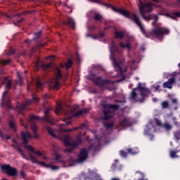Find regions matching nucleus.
I'll use <instances>...</instances> for the list:
<instances>
[{
	"mask_svg": "<svg viewBox=\"0 0 180 180\" xmlns=\"http://www.w3.org/2000/svg\"><path fill=\"white\" fill-rule=\"evenodd\" d=\"M60 65L62 68H64V65H63V63H60Z\"/></svg>",
	"mask_w": 180,
	"mask_h": 180,
	"instance_id": "52",
	"label": "nucleus"
},
{
	"mask_svg": "<svg viewBox=\"0 0 180 180\" xmlns=\"http://www.w3.org/2000/svg\"><path fill=\"white\" fill-rule=\"evenodd\" d=\"M141 15H142V17L145 20H150V19H152V18H154L155 22L158 20V16L154 14L150 15H145L146 13H141Z\"/></svg>",
	"mask_w": 180,
	"mask_h": 180,
	"instance_id": "9",
	"label": "nucleus"
},
{
	"mask_svg": "<svg viewBox=\"0 0 180 180\" xmlns=\"http://www.w3.org/2000/svg\"><path fill=\"white\" fill-rule=\"evenodd\" d=\"M29 103H30V101H28L27 105H29Z\"/></svg>",
	"mask_w": 180,
	"mask_h": 180,
	"instance_id": "61",
	"label": "nucleus"
},
{
	"mask_svg": "<svg viewBox=\"0 0 180 180\" xmlns=\"http://www.w3.org/2000/svg\"><path fill=\"white\" fill-rule=\"evenodd\" d=\"M70 136H66L65 139H64V142H65V144L66 145H68L70 144Z\"/></svg>",
	"mask_w": 180,
	"mask_h": 180,
	"instance_id": "30",
	"label": "nucleus"
},
{
	"mask_svg": "<svg viewBox=\"0 0 180 180\" xmlns=\"http://www.w3.org/2000/svg\"><path fill=\"white\" fill-rule=\"evenodd\" d=\"M154 102H157V98H153Z\"/></svg>",
	"mask_w": 180,
	"mask_h": 180,
	"instance_id": "56",
	"label": "nucleus"
},
{
	"mask_svg": "<svg viewBox=\"0 0 180 180\" xmlns=\"http://www.w3.org/2000/svg\"><path fill=\"white\" fill-rule=\"evenodd\" d=\"M166 16H167L168 18H171L172 19H174V17L169 15V14H166Z\"/></svg>",
	"mask_w": 180,
	"mask_h": 180,
	"instance_id": "47",
	"label": "nucleus"
},
{
	"mask_svg": "<svg viewBox=\"0 0 180 180\" xmlns=\"http://www.w3.org/2000/svg\"><path fill=\"white\" fill-rule=\"evenodd\" d=\"M11 84H12L11 80H8L6 82V89H11Z\"/></svg>",
	"mask_w": 180,
	"mask_h": 180,
	"instance_id": "25",
	"label": "nucleus"
},
{
	"mask_svg": "<svg viewBox=\"0 0 180 180\" xmlns=\"http://www.w3.org/2000/svg\"><path fill=\"white\" fill-rule=\"evenodd\" d=\"M169 30L167 28H158L153 31V34L158 37V39H161L162 34H168Z\"/></svg>",
	"mask_w": 180,
	"mask_h": 180,
	"instance_id": "7",
	"label": "nucleus"
},
{
	"mask_svg": "<svg viewBox=\"0 0 180 180\" xmlns=\"http://www.w3.org/2000/svg\"><path fill=\"white\" fill-rule=\"evenodd\" d=\"M120 46L121 47H122V49H127V50H129L130 49V45L129 44H127V45L123 44V43H120Z\"/></svg>",
	"mask_w": 180,
	"mask_h": 180,
	"instance_id": "27",
	"label": "nucleus"
},
{
	"mask_svg": "<svg viewBox=\"0 0 180 180\" xmlns=\"http://www.w3.org/2000/svg\"><path fill=\"white\" fill-rule=\"evenodd\" d=\"M31 127L33 131H36V129H37V127L36 126V124H32Z\"/></svg>",
	"mask_w": 180,
	"mask_h": 180,
	"instance_id": "39",
	"label": "nucleus"
},
{
	"mask_svg": "<svg viewBox=\"0 0 180 180\" xmlns=\"http://www.w3.org/2000/svg\"><path fill=\"white\" fill-rule=\"evenodd\" d=\"M175 84V78L169 79V80L163 84L165 88L172 89V85Z\"/></svg>",
	"mask_w": 180,
	"mask_h": 180,
	"instance_id": "8",
	"label": "nucleus"
},
{
	"mask_svg": "<svg viewBox=\"0 0 180 180\" xmlns=\"http://www.w3.org/2000/svg\"><path fill=\"white\" fill-rule=\"evenodd\" d=\"M66 153H71V151H72V149L68 148L65 150Z\"/></svg>",
	"mask_w": 180,
	"mask_h": 180,
	"instance_id": "42",
	"label": "nucleus"
},
{
	"mask_svg": "<svg viewBox=\"0 0 180 180\" xmlns=\"http://www.w3.org/2000/svg\"><path fill=\"white\" fill-rule=\"evenodd\" d=\"M161 105L162 109H167V108H169V103H168L167 101H162Z\"/></svg>",
	"mask_w": 180,
	"mask_h": 180,
	"instance_id": "16",
	"label": "nucleus"
},
{
	"mask_svg": "<svg viewBox=\"0 0 180 180\" xmlns=\"http://www.w3.org/2000/svg\"><path fill=\"white\" fill-rule=\"evenodd\" d=\"M157 126H161V121L158 119H154L153 120L150 121V123L146 126V134L148 133L149 130H151V129H154L153 131H155V127Z\"/></svg>",
	"mask_w": 180,
	"mask_h": 180,
	"instance_id": "6",
	"label": "nucleus"
},
{
	"mask_svg": "<svg viewBox=\"0 0 180 180\" xmlns=\"http://www.w3.org/2000/svg\"><path fill=\"white\" fill-rule=\"evenodd\" d=\"M50 112V109L49 108H46L44 111V115L45 116H49V113Z\"/></svg>",
	"mask_w": 180,
	"mask_h": 180,
	"instance_id": "37",
	"label": "nucleus"
},
{
	"mask_svg": "<svg viewBox=\"0 0 180 180\" xmlns=\"http://www.w3.org/2000/svg\"><path fill=\"white\" fill-rule=\"evenodd\" d=\"M179 67H180V63L179 64Z\"/></svg>",
	"mask_w": 180,
	"mask_h": 180,
	"instance_id": "64",
	"label": "nucleus"
},
{
	"mask_svg": "<svg viewBox=\"0 0 180 180\" xmlns=\"http://www.w3.org/2000/svg\"><path fill=\"white\" fill-rule=\"evenodd\" d=\"M20 175H21V176H22V177L25 176V172H20Z\"/></svg>",
	"mask_w": 180,
	"mask_h": 180,
	"instance_id": "48",
	"label": "nucleus"
},
{
	"mask_svg": "<svg viewBox=\"0 0 180 180\" xmlns=\"http://www.w3.org/2000/svg\"><path fill=\"white\" fill-rule=\"evenodd\" d=\"M108 108L110 109H115V110L119 108V107L117 105H110L108 106Z\"/></svg>",
	"mask_w": 180,
	"mask_h": 180,
	"instance_id": "35",
	"label": "nucleus"
},
{
	"mask_svg": "<svg viewBox=\"0 0 180 180\" xmlns=\"http://www.w3.org/2000/svg\"><path fill=\"white\" fill-rule=\"evenodd\" d=\"M2 171H5L7 175L10 176H16L18 175V171L14 167H11L9 165H4L1 166Z\"/></svg>",
	"mask_w": 180,
	"mask_h": 180,
	"instance_id": "5",
	"label": "nucleus"
},
{
	"mask_svg": "<svg viewBox=\"0 0 180 180\" xmlns=\"http://www.w3.org/2000/svg\"><path fill=\"white\" fill-rule=\"evenodd\" d=\"M88 112H89V110H88V109H82V110H79L77 112V113L75 114L73 116H81V115H82V113H86Z\"/></svg>",
	"mask_w": 180,
	"mask_h": 180,
	"instance_id": "14",
	"label": "nucleus"
},
{
	"mask_svg": "<svg viewBox=\"0 0 180 180\" xmlns=\"http://www.w3.org/2000/svg\"><path fill=\"white\" fill-rule=\"evenodd\" d=\"M77 129H78V128L76 127V128H75L73 130H77Z\"/></svg>",
	"mask_w": 180,
	"mask_h": 180,
	"instance_id": "62",
	"label": "nucleus"
},
{
	"mask_svg": "<svg viewBox=\"0 0 180 180\" xmlns=\"http://www.w3.org/2000/svg\"><path fill=\"white\" fill-rule=\"evenodd\" d=\"M140 92L142 96H146L149 92L148 89H147L146 87L141 86V83L139 84L138 88L135 89L131 95V99H136V97L137 96V94Z\"/></svg>",
	"mask_w": 180,
	"mask_h": 180,
	"instance_id": "3",
	"label": "nucleus"
},
{
	"mask_svg": "<svg viewBox=\"0 0 180 180\" xmlns=\"http://www.w3.org/2000/svg\"><path fill=\"white\" fill-rule=\"evenodd\" d=\"M18 75L19 78H20V75H19V72H18Z\"/></svg>",
	"mask_w": 180,
	"mask_h": 180,
	"instance_id": "59",
	"label": "nucleus"
},
{
	"mask_svg": "<svg viewBox=\"0 0 180 180\" xmlns=\"http://www.w3.org/2000/svg\"><path fill=\"white\" fill-rule=\"evenodd\" d=\"M94 18L96 20H102V19H103V17L98 13L95 14Z\"/></svg>",
	"mask_w": 180,
	"mask_h": 180,
	"instance_id": "23",
	"label": "nucleus"
},
{
	"mask_svg": "<svg viewBox=\"0 0 180 180\" xmlns=\"http://www.w3.org/2000/svg\"><path fill=\"white\" fill-rule=\"evenodd\" d=\"M174 15L177 17H179L180 16V13L179 12L177 13H174Z\"/></svg>",
	"mask_w": 180,
	"mask_h": 180,
	"instance_id": "45",
	"label": "nucleus"
},
{
	"mask_svg": "<svg viewBox=\"0 0 180 180\" xmlns=\"http://www.w3.org/2000/svg\"><path fill=\"white\" fill-rule=\"evenodd\" d=\"M44 86V84H43V83H41L40 81H37V88H43Z\"/></svg>",
	"mask_w": 180,
	"mask_h": 180,
	"instance_id": "32",
	"label": "nucleus"
},
{
	"mask_svg": "<svg viewBox=\"0 0 180 180\" xmlns=\"http://www.w3.org/2000/svg\"><path fill=\"white\" fill-rule=\"evenodd\" d=\"M25 147L27 148L28 151H34V149H33V147H32V146L30 145H25Z\"/></svg>",
	"mask_w": 180,
	"mask_h": 180,
	"instance_id": "26",
	"label": "nucleus"
},
{
	"mask_svg": "<svg viewBox=\"0 0 180 180\" xmlns=\"http://www.w3.org/2000/svg\"><path fill=\"white\" fill-rule=\"evenodd\" d=\"M164 128L166 129V130H171L172 127H171V125L168 123H165V125H164Z\"/></svg>",
	"mask_w": 180,
	"mask_h": 180,
	"instance_id": "29",
	"label": "nucleus"
},
{
	"mask_svg": "<svg viewBox=\"0 0 180 180\" xmlns=\"http://www.w3.org/2000/svg\"><path fill=\"white\" fill-rule=\"evenodd\" d=\"M112 11H115V12H118L119 13H120V15H123V16H126V18H128L129 19L132 20V22H134V23H136V25H137L140 27L141 32H144V27H143V25H141L140 20L139 19V17L136 15V14H130L129 11L123 9L117 10L114 7H112Z\"/></svg>",
	"mask_w": 180,
	"mask_h": 180,
	"instance_id": "1",
	"label": "nucleus"
},
{
	"mask_svg": "<svg viewBox=\"0 0 180 180\" xmlns=\"http://www.w3.org/2000/svg\"><path fill=\"white\" fill-rule=\"evenodd\" d=\"M49 85L53 89H57V88L58 87V82H57V80H51L49 82Z\"/></svg>",
	"mask_w": 180,
	"mask_h": 180,
	"instance_id": "11",
	"label": "nucleus"
},
{
	"mask_svg": "<svg viewBox=\"0 0 180 180\" xmlns=\"http://www.w3.org/2000/svg\"><path fill=\"white\" fill-rule=\"evenodd\" d=\"M128 152L130 154H137L139 153L137 150H134V149H128Z\"/></svg>",
	"mask_w": 180,
	"mask_h": 180,
	"instance_id": "28",
	"label": "nucleus"
},
{
	"mask_svg": "<svg viewBox=\"0 0 180 180\" xmlns=\"http://www.w3.org/2000/svg\"><path fill=\"white\" fill-rule=\"evenodd\" d=\"M116 167V164H113L112 165V168H113V169H115V167Z\"/></svg>",
	"mask_w": 180,
	"mask_h": 180,
	"instance_id": "53",
	"label": "nucleus"
},
{
	"mask_svg": "<svg viewBox=\"0 0 180 180\" xmlns=\"http://www.w3.org/2000/svg\"><path fill=\"white\" fill-rule=\"evenodd\" d=\"M110 180H120V179L115 177V178L111 179Z\"/></svg>",
	"mask_w": 180,
	"mask_h": 180,
	"instance_id": "46",
	"label": "nucleus"
},
{
	"mask_svg": "<svg viewBox=\"0 0 180 180\" xmlns=\"http://www.w3.org/2000/svg\"><path fill=\"white\" fill-rule=\"evenodd\" d=\"M39 119H40L39 117H36V116H34V115H32V116L30 117V120H39Z\"/></svg>",
	"mask_w": 180,
	"mask_h": 180,
	"instance_id": "36",
	"label": "nucleus"
},
{
	"mask_svg": "<svg viewBox=\"0 0 180 180\" xmlns=\"http://www.w3.org/2000/svg\"><path fill=\"white\" fill-rule=\"evenodd\" d=\"M48 133L52 136V137H56V134H57V131H53V129L48 127L47 128Z\"/></svg>",
	"mask_w": 180,
	"mask_h": 180,
	"instance_id": "13",
	"label": "nucleus"
},
{
	"mask_svg": "<svg viewBox=\"0 0 180 180\" xmlns=\"http://www.w3.org/2000/svg\"><path fill=\"white\" fill-rule=\"evenodd\" d=\"M30 158L32 164H39V165H45L44 162H39V160H37V158H36V157L33 156V155L32 154H30Z\"/></svg>",
	"mask_w": 180,
	"mask_h": 180,
	"instance_id": "10",
	"label": "nucleus"
},
{
	"mask_svg": "<svg viewBox=\"0 0 180 180\" xmlns=\"http://www.w3.org/2000/svg\"><path fill=\"white\" fill-rule=\"evenodd\" d=\"M92 2H99V0H91Z\"/></svg>",
	"mask_w": 180,
	"mask_h": 180,
	"instance_id": "50",
	"label": "nucleus"
},
{
	"mask_svg": "<svg viewBox=\"0 0 180 180\" xmlns=\"http://www.w3.org/2000/svg\"><path fill=\"white\" fill-rule=\"evenodd\" d=\"M124 33L122 32H115V37H117L118 39H122Z\"/></svg>",
	"mask_w": 180,
	"mask_h": 180,
	"instance_id": "21",
	"label": "nucleus"
},
{
	"mask_svg": "<svg viewBox=\"0 0 180 180\" xmlns=\"http://www.w3.org/2000/svg\"><path fill=\"white\" fill-rule=\"evenodd\" d=\"M51 169L54 170V169H58V167H57L56 166H51Z\"/></svg>",
	"mask_w": 180,
	"mask_h": 180,
	"instance_id": "41",
	"label": "nucleus"
},
{
	"mask_svg": "<svg viewBox=\"0 0 180 180\" xmlns=\"http://www.w3.org/2000/svg\"><path fill=\"white\" fill-rule=\"evenodd\" d=\"M6 139L7 140H9V139H11V136H6Z\"/></svg>",
	"mask_w": 180,
	"mask_h": 180,
	"instance_id": "54",
	"label": "nucleus"
},
{
	"mask_svg": "<svg viewBox=\"0 0 180 180\" xmlns=\"http://www.w3.org/2000/svg\"><path fill=\"white\" fill-rule=\"evenodd\" d=\"M72 65V61H71V60H69L67 63H66V65L65 68H67V70H68V68H71V66Z\"/></svg>",
	"mask_w": 180,
	"mask_h": 180,
	"instance_id": "24",
	"label": "nucleus"
},
{
	"mask_svg": "<svg viewBox=\"0 0 180 180\" xmlns=\"http://www.w3.org/2000/svg\"><path fill=\"white\" fill-rule=\"evenodd\" d=\"M72 130H74V129H69L67 131H72Z\"/></svg>",
	"mask_w": 180,
	"mask_h": 180,
	"instance_id": "58",
	"label": "nucleus"
},
{
	"mask_svg": "<svg viewBox=\"0 0 180 180\" xmlns=\"http://www.w3.org/2000/svg\"><path fill=\"white\" fill-rule=\"evenodd\" d=\"M155 2H161V0H153Z\"/></svg>",
	"mask_w": 180,
	"mask_h": 180,
	"instance_id": "51",
	"label": "nucleus"
},
{
	"mask_svg": "<svg viewBox=\"0 0 180 180\" xmlns=\"http://www.w3.org/2000/svg\"><path fill=\"white\" fill-rule=\"evenodd\" d=\"M61 109H62L61 105L58 104V105H57V107H56V110H55V113H56V115H58V113H59L60 112H61Z\"/></svg>",
	"mask_w": 180,
	"mask_h": 180,
	"instance_id": "20",
	"label": "nucleus"
},
{
	"mask_svg": "<svg viewBox=\"0 0 180 180\" xmlns=\"http://www.w3.org/2000/svg\"><path fill=\"white\" fill-rule=\"evenodd\" d=\"M176 151L175 150H171L170 151V157L172 158H178V155H176Z\"/></svg>",
	"mask_w": 180,
	"mask_h": 180,
	"instance_id": "19",
	"label": "nucleus"
},
{
	"mask_svg": "<svg viewBox=\"0 0 180 180\" xmlns=\"http://www.w3.org/2000/svg\"><path fill=\"white\" fill-rule=\"evenodd\" d=\"M10 126H11V127H15V122H10Z\"/></svg>",
	"mask_w": 180,
	"mask_h": 180,
	"instance_id": "43",
	"label": "nucleus"
},
{
	"mask_svg": "<svg viewBox=\"0 0 180 180\" xmlns=\"http://www.w3.org/2000/svg\"><path fill=\"white\" fill-rule=\"evenodd\" d=\"M51 64H53V63H51L49 64H46V65H43V68H47V67H50V65H51Z\"/></svg>",
	"mask_w": 180,
	"mask_h": 180,
	"instance_id": "40",
	"label": "nucleus"
},
{
	"mask_svg": "<svg viewBox=\"0 0 180 180\" xmlns=\"http://www.w3.org/2000/svg\"><path fill=\"white\" fill-rule=\"evenodd\" d=\"M45 98H47V94L45 95Z\"/></svg>",
	"mask_w": 180,
	"mask_h": 180,
	"instance_id": "63",
	"label": "nucleus"
},
{
	"mask_svg": "<svg viewBox=\"0 0 180 180\" xmlns=\"http://www.w3.org/2000/svg\"><path fill=\"white\" fill-rule=\"evenodd\" d=\"M34 139H39V135H37V134L35 133V134H34Z\"/></svg>",
	"mask_w": 180,
	"mask_h": 180,
	"instance_id": "44",
	"label": "nucleus"
},
{
	"mask_svg": "<svg viewBox=\"0 0 180 180\" xmlns=\"http://www.w3.org/2000/svg\"><path fill=\"white\" fill-rule=\"evenodd\" d=\"M88 158V152L86 150H82L79 155L78 160L77 161H74V159L70 160L69 167H72V165H75L76 162H84L85 160Z\"/></svg>",
	"mask_w": 180,
	"mask_h": 180,
	"instance_id": "4",
	"label": "nucleus"
},
{
	"mask_svg": "<svg viewBox=\"0 0 180 180\" xmlns=\"http://www.w3.org/2000/svg\"><path fill=\"white\" fill-rule=\"evenodd\" d=\"M172 102H173L174 103H176L177 100L174 98V99L172 100Z\"/></svg>",
	"mask_w": 180,
	"mask_h": 180,
	"instance_id": "49",
	"label": "nucleus"
},
{
	"mask_svg": "<svg viewBox=\"0 0 180 180\" xmlns=\"http://www.w3.org/2000/svg\"><path fill=\"white\" fill-rule=\"evenodd\" d=\"M139 9L140 13H148V12H151L153 11V3L146 2L143 4L141 0H139Z\"/></svg>",
	"mask_w": 180,
	"mask_h": 180,
	"instance_id": "2",
	"label": "nucleus"
},
{
	"mask_svg": "<svg viewBox=\"0 0 180 180\" xmlns=\"http://www.w3.org/2000/svg\"><path fill=\"white\" fill-rule=\"evenodd\" d=\"M120 155H121L122 157H127V153L126 152L123 151V150H121V151L120 152Z\"/></svg>",
	"mask_w": 180,
	"mask_h": 180,
	"instance_id": "34",
	"label": "nucleus"
},
{
	"mask_svg": "<svg viewBox=\"0 0 180 180\" xmlns=\"http://www.w3.org/2000/svg\"><path fill=\"white\" fill-rule=\"evenodd\" d=\"M117 169H119V171H120V169H122V167H117Z\"/></svg>",
	"mask_w": 180,
	"mask_h": 180,
	"instance_id": "57",
	"label": "nucleus"
},
{
	"mask_svg": "<svg viewBox=\"0 0 180 180\" xmlns=\"http://www.w3.org/2000/svg\"><path fill=\"white\" fill-rule=\"evenodd\" d=\"M18 150L19 151L20 154H21L22 157H23V158H25V160H29L27 158H26V155L23 154V151H22L20 148H18Z\"/></svg>",
	"mask_w": 180,
	"mask_h": 180,
	"instance_id": "31",
	"label": "nucleus"
},
{
	"mask_svg": "<svg viewBox=\"0 0 180 180\" xmlns=\"http://www.w3.org/2000/svg\"><path fill=\"white\" fill-rule=\"evenodd\" d=\"M51 57H54V56H49L48 58H51Z\"/></svg>",
	"mask_w": 180,
	"mask_h": 180,
	"instance_id": "60",
	"label": "nucleus"
},
{
	"mask_svg": "<svg viewBox=\"0 0 180 180\" xmlns=\"http://www.w3.org/2000/svg\"><path fill=\"white\" fill-rule=\"evenodd\" d=\"M22 137L25 143H27L28 139H32V135L29 132L22 133Z\"/></svg>",
	"mask_w": 180,
	"mask_h": 180,
	"instance_id": "12",
	"label": "nucleus"
},
{
	"mask_svg": "<svg viewBox=\"0 0 180 180\" xmlns=\"http://www.w3.org/2000/svg\"><path fill=\"white\" fill-rule=\"evenodd\" d=\"M135 176L136 178H141L139 180H144V174L143 173L136 172Z\"/></svg>",
	"mask_w": 180,
	"mask_h": 180,
	"instance_id": "18",
	"label": "nucleus"
},
{
	"mask_svg": "<svg viewBox=\"0 0 180 180\" xmlns=\"http://www.w3.org/2000/svg\"><path fill=\"white\" fill-rule=\"evenodd\" d=\"M34 153H35L37 157H42L43 160H46L47 158L43 155V153L40 151H34Z\"/></svg>",
	"mask_w": 180,
	"mask_h": 180,
	"instance_id": "15",
	"label": "nucleus"
},
{
	"mask_svg": "<svg viewBox=\"0 0 180 180\" xmlns=\"http://www.w3.org/2000/svg\"><path fill=\"white\" fill-rule=\"evenodd\" d=\"M5 95H6V91H4L3 94V96H5Z\"/></svg>",
	"mask_w": 180,
	"mask_h": 180,
	"instance_id": "55",
	"label": "nucleus"
},
{
	"mask_svg": "<svg viewBox=\"0 0 180 180\" xmlns=\"http://www.w3.org/2000/svg\"><path fill=\"white\" fill-rule=\"evenodd\" d=\"M68 25H70L72 29H75V22L72 18H70L68 19Z\"/></svg>",
	"mask_w": 180,
	"mask_h": 180,
	"instance_id": "17",
	"label": "nucleus"
},
{
	"mask_svg": "<svg viewBox=\"0 0 180 180\" xmlns=\"http://www.w3.org/2000/svg\"><path fill=\"white\" fill-rule=\"evenodd\" d=\"M61 78V72L58 68H56V79H60Z\"/></svg>",
	"mask_w": 180,
	"mask_h": 180,
	"instance_id": "22",
	"label": "nucleus"
},
{
	"mask_svg": "<svg viewBox=\"0 0 180 180\" xmlns=\"http://www.w3.org/2000/svg\"><path fill=\"white\" fill-rule=\"evenodd\" d=\"M41 34V32L35 33V39H38V37H40Z\"/></svg>",
	"mask_w": 180,
	"mask_h": 180,
	"instance_id": "38",
	"label": "nucleus"
},
{
	"mask_svg": "<svg viewBox=\"0 0 180 180\" xmlns=\"http://www.w3.org/2000/svg\"><path fill=\"white\" fill-rule=\"evenodd\" d=\"M112 64L115 66V67H119V63H117V61H116L115 58H112Z\"/></svg>",
	"mask_w": 180,
	"mask_h": 180,
	"instance_id": "33",
	"label": "nucleus"
}]
</instances>
